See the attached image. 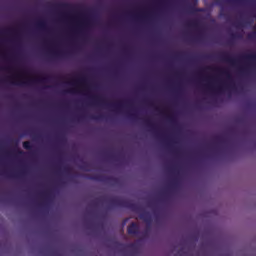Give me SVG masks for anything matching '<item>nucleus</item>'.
Instances as JSON below:
<instances>
[{
	"mask_svg": "<svg viewBox=\"0 0 256 256\" xmlns=\"http://www.w3.org/2000/svg\"><path fill=\"white\" fill-rule=\"evenodd\" d=\"M19 79H29V74L26 73H21L18 75Z\"/></svg>",
	"mask_w": 256,
	"mask_h": 256,
	"instance_id": "f257e3e1",
	"label": "nucleus"
},
{
	"mask_svg": "<svg viewBox=\"0 0 256 256\" xmlns=\"http://www.w3.org/2000/svg\"><path fill=\"white\" fill-rule=\"evenodd\" d=\"M23 147H24V149H30L31 143H29V142H24V143H23Z\"/></svg>",
	"mask_w": 256,
	"mask_h": 256,
	"instance_id": "f03ea898",
	"label": "nucleus"
},
{
	"mask_svg": "<svg viewBox=\"0 0 256 256\" xmlns=\"http://www.w3.org/2000/svg\"><path fill=\"white\" fill-rule=\"evenodd\" d=\"M132 229H135V224H132V225L128 228V232H129V233H133Z\"/></svg>",
	"mask_w": 256,
	"mask_h": 256,
	"instance_id": "7ed1b4c3",
	"label": "nucleus"
}]
</instances>
